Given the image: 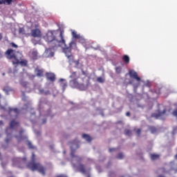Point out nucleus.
Segmentation results:
<instances>
[{
    "label": "nucleus",
    "mask_w": 177,
    "mask_h": 177,
    "mask_svg": "<svg viewBox=\"0 0 177 177\" xmlns=\"http://www.w3.org/2000/svg\"><path fill=\"white\" fill-rule=\"evenodd\" d=\"M19 122H17L15 120H11V122H10V127H8L6 129V132L8 133V131L9 129H13V128H15V127H19Z\"/></svg>",
    "instance_id": "9b49d317"
},
{
    "label": "nucleus",
    "mask_w": 177,
    "mask_h": 177,
    "mask_svg": "<svg viewBox=\"0 0 177 177\" xmlns=\"http://www.w3.org/2000/svg\"><path fill=\"white\" fill-rule=\"evenodd\" d=\"M122 70V68H121V66H118L115 68V71H116L117 74H120Z\"/></svg>",
    "instance_id": "cd10ccee"
},
{
    "label": "nucleus",
    "mask_w": 177,
    "mask_h": 177,
    "mask_svg": "<svg viewBox=\"0 0 177 177\" xmlns=\"http://www.w3.org/2000/svg\"><path fill=\"white\" fill-rule=\"evenodd\" d=\"M175 159L177 160V153L174 156Z\"/></svg>",
    "instance_id": "37998d69"
},
{
    "label": "nucleus",
    "mask_w": 177,
    "mask_h": 177,
    "mask_svg": "<svg viewBox=\"0 0 177 177\" xmlns=\"http://www.w3.org/2000/svg\"><path fill=\"white\" fill-rule=\"evenodd\" d=\"M63 45L64 48V53H65L66 57L69 60V63H74V55L71 53V50H73V46L77 49V43L75 41L73 40L69 43V46H67V44H60V46Z\"/></svg>",
    "instance_id": "20e7f679"
},
{
    "label": "nucleus",
    "mask_w": 177,
    "mask_h": 177,
    "mask_svg": "<svg viewBox=\"0 0 177 177\" xmlns=\"http://www.w3.org/2000/svg\"><path fill=\"white\" fill-rule=\"evenodd\" d=\"M86 77V72H85L84 69H82V73L80 71L71 72L69 76V78L71 79L69 81L70 86H71V88L80 89V91H86V89L89 88V85H91L89 80H87L86 84L80 83V81H78V80H81L82 82H84V80Z\"/></svg>",
    "instance_id": "f257e3e1"
},
{
    "label": "nucleus",
    "mask_w": 177,
    "mask_h": 177,
    "mask_svg": "<svg viewBox=\"0 0 177 177\" xmlns=\"http://www.w3.org/2000/svg\"><path fill=\"white\" fill-rule=\"evenodd\" d=\"M140 132H141L140 129H137L136 131L137 135H140Z\"/></svg>",
    "instance_id": "72a5a7b5"
},
{
    "label": "nucleus",
    "mask_w": 177,
    "mask_h": 177,
    "mask_svg": "<svg viewBox=\"0 0 177 177\" xmlns=\"http://www.w3.org/2000/svg\"><path fill=\"white\" fill-rule=\"evenodd\" d=\"M13 2V0H0V5H5V3H7V5H10Z\"/></svg>",
    "instance_id": "f3484780"
},
{
    "label": "nucleus",
    "mask_w": 177,
    "mask_h": 177,
    "mask_svg": "<svg viewBox=\"0 0 177 177\" xmlns=\"http://www.w3.org/2000/svg\"><path fill=\"white\" fill-rule=\"evenodd\" d=\"M16 53H19V51H16L12 48H8L5 52V55L8 60H12V62H16V59H17V55Z\"/></svg>",
    "instance_id": "39448f33"
},
{
    "label": "nucleus",
    "mask_w": 177,
    "mask_h": 177,
    "mask_svg": "<svg viewBox=\"0 0 177 177\" xmlns=\"http://www.w3.org/2000/svg\"><path fill=\"white\" fill-rule=\"evenodd\" d=\"M46 77L47 80H49V81H51V82H55L56 80V75H55V73H46Z\"/></svg>",
    "instance_id": "9d476101"
},
{
    "label": "nucleus",
    "mask_w": 177,
    "mask_h": 177,
    "mask_svg": "<svg viewBox=\"0 0 177 177\" xmlns=\"http://www.w3.org/2000/svg\"><path fill=\"white\" fill-rule=\"evenodd\" d=\"M63 34H64V31L60 30V39L58 40L56 39V30H48L43 38L46 42L51 46V49H55V48H59L60 45H65L66 40L64 39Z\"/></svg>",
    "instance_id": "f03ea898"
},
{
    "label": "nucleus",
    "mask_w": 177,
    "mask_h": 177,
    "mask_svg": "<svg viewBox=\"0 0 177 177\" xmlns=\"http://www.w3.org/2000/svg\"><path fill=\"white\" fill-rule=\"evenodd\" d=\"M30 55L33 59V60H37V59H39L41 56L39 55L38 54V50L36 49H33L30 51Z\"/></svg>",
    "instance_id": "f8f14e48"
},
{
    "label": "nucleus",
    "mask_w": 177,
    "mask_h": 177,
    "mask_svg": "<svg viewBox=\"0 0 177 177\" xmlns=\"http://www.w3.org/2000/svg\"><path fill=\"white\" fill-rule=\"evenodd\" d=\"M2 39V35L0 34V41Z\"/></svg>",
    "instance_id": "79ce46f5"
},
{
    "label": "nucleus",
    "mask_w": 177,
    "mask_h": 177,
    "mask_svg": "<svg viewBox=\"0 0 177 177\" xmlns=\"http://www.w3.org/2000/svg\"><path fill=\"white\" fill-rule=\"evenodd\" d=\"M11 46L12 48H18V46L16 44H15V43H11Z\"/></svg>",
    "instance_id": "2f4dec72"
},
{
    "label": "nucleus",
    "mask_w": 177,
    "mask_h": 177,
    "mask_svg": "<svg viewBox=\"0 0 177 177\" xmlns=\"http://www.w3.org/2000/svg\"><path fill=\"white\" fill-rule=\"evenodd\" d=\"M129 84H132V82L130 81V82H129Z\"/></svg>",
    "instance_id": "09e8293b"
},
{
    "label": "nucleus",
    "mask_w": 177,
    "mask_h": 177,
    "mask_svg": "<svg viewBox=\"0 0 177 177\" xmlns=\"http://www.w3.org/2000/svg\"><path fill=\"white\" fill-rule=\"evenodd\" d=\"M0 157H1V153H0Z\"/></svg>",
    "instance_id": "8fccbe9b"
},
{
    "label": "nucleus",
    "mask_w": 177,
    "mask_h": 177,
    "mask_svg": "<svg viewBox=\"0 0 177 177\" xmlns=\"http://www.w3.org/2000/svg\"><path fill=\"white\" fill-rule=\"evenodd\" d=\"M35 73L37 77H44V71L42 69L36 68Z\"/></svg>",
    "instance_id": "2eb2a0df"
},
{
    "label": "nucleus",
    "mask_w": 177,
    "mask_h": 177,
    "mask_svg": "<svg viewBox=\"0 0 177 177\" xmlns=\"http://www.w3.org/2000/svg\"><path fill=\"white\" fill-rule=\"evenodd\" d=\"M28 146L29 149H35V147L32 145V143H31L30 141H28Z\"/></svg>",
    "instance_id": "c756f323"
},
{
    "label": "nucleus",
    "mask_w": 177,
    "mask_h": 177,
    "mask_svg": "<svg viewBox=\"0 0 177 177\" xmlns=\"http://www.w3.org/2000/svg\"><path fill=\"white\" fill-rule=\"evenodd\" d=\"M45 122H46V120H44L43 121V124H45Z\"/></svg>",
    "instance_id": "a18cd8bd"
},
{
    "label": "nucleus",
    "mask_w": 177,
    "mask_h": 177,
    "mask_svg": "<svg viewBox=\"0 0 177 177\" xmlns=\"http://www.w3.org/2000/svg\"><path fill=\"white\" fill-rule=\"evenodd\" d=\"M165 113H167V110L164 109L162 112H159L158 113H153V117H155V118L158 119L159 117H162V115H164Z\"/></svg>",
    "instance_id": "dca6fc26"
},
{
    "label": "nucleus",
    "mask_w": 177,
    "mask_h": 177,
    "mask_svg": "<svg viewBox=\"0 0 177 177\" xmlns=\"http://www.w3.org/2000/svg\"><path fill=\"white\" fill-rule=\"evenodd\" d=\"M61 86L62 87L64 91H66V88H67V82H65L61 84Z\"/></svg>",
    "instance_id": "c85d7f7f"
},
{
    "label": "nucleus",
    "mask_w": 177,
    "mask_h": 177,
    "mask_svg": "<svg viewBox=\"0 0 177 177\" xmlns=\"http://www.w3.org/2000/svg\"><path fill=\"white\" fill-rule=\"evenodd\" d=\"M80 148V145H78V142L73 141L72 145L71 147V156L73 158H77V161H82V158L75 156V150Z\"/></svg>",
    "instance_id": "423d86ee"
},
{
    "label": "nucleus",
    "mask_w": 177,
    "mask_h": 177,
    "mask_svg": "<svg viewBox=\"0 0 177 177\" xmlns=\"http://www.w3.org/2000/svg\"><path fill=\"white\" fill-rule=\"evenodd\" d=\"M122 60L126 64H128L130 60L129 57L128 55H124L122 57Z\"/></svg>",
    "instance_id": "aec40b11"
},
{
    "label": "nucleus",
    "mask_w": 177,
    "mask_h": 177,
    "mask_svg": "<svg viewBox=\"0 0 177 177\" xmlns=\"http://www.w3.org/2000/svg\"><path fill=\"white\" fill-rule=\"evenodd\" d=\"M3 91H4V92H10V91H12V89H10L9 87L6 86V87H4Z\"/></svg>",
    "instance_id": "7c9ffc66"
},
{
    "label": "nucleus",
    "mask_w": 177,
    "mask_h": 177,
    "mask_svg": "<svg viewBox=\"0 0 177 177\" xmlns=\"http://www.w3.org/2000/svg\"><path fill=\"white\" fill-rule=\"evenodd\" d=\"M16 160H17V158H14V159L12 160L13 162H15V161H16Z\"/></svg>",
    "instance_id": "c03bdc74"
},
{
    "label": "nucleus",
    "mask_w": 177,
    "mask_h": 177,
    "mask_svg": "<svg viewBox=\"0 0 177 177\" xmlns=\"http://www.w3.org/2000/svg\"><path fill=\"white\" fill-rule=\"evenodd\" d=\"M88 177H91V176H88Z\"/></svg>",
    "instance_id": "3c124183"
},
{
    "label": "nucleus",
    "mask_w": 177,
    "mask_h": 177,
    "mask_svg": "<svg viewBox=\"0 0 177 177\" xmlns=\"http://www.w3.org/2000/svg\"><path fill=\"white\" fill-rule=\"evenodd\" d=\"M10 140L9 139V138H6V143H9V141H10Z\"/></svg>",
    "instance_id": "f704fd0d"
},
{
    "label": "nucleus",
    "mask_w": 177,
    "mask_h": 177,
    "mask_svg": "<svg viewBox=\"0 0 177 177\" xmlns=\"http://www.w3.org/2000/svg\"><path fill=\"white\" fill-rule=\"evenodd\" d=\"M129 75L130 78H133V80H136L138 82H140V77L138 76V73H136L133 70L129 71Z\"/></svg>",
    "instance_id": "6e6552de"
},
{
    "label": "nucleus",
    "mask_w": 177,
    "mask_h": 177,
    "mask_svg": "<svg viewBox=\"0 0 177 177\" xmlns=\"http://www.w3.org/2000/svg\"><path fill=\"white\" fill-rule=\"evenodd\" d=\"M23 31H24V29H23V28H19V32H20V33L23 32Z\"/></svg>",
    "instance_id": "e433bc0d"
},
{
    "label": "nucleus",
    "mask_w": 177,
    "mask_h": 177,
    "mask_svg": "<svg viewBox=\"0 0 177 177\" xmlns=\"http://www.w3.org/2000/svg\"><path fill=\"white\" fill-rule=\"evenodd\" d=\"M82 138L83 139H85L86 142H92V138H91L88 134H83Z\"/></svg>",
    "instance_id": "6ab92c4d"
},
{
    "label": "nucleus",
    "mask_w": 177,
    "mask_h": 177,
    "mask_svg": "<svg viewBox=\"0 0 177 177\" xmlns=\"http://www.w3.org/2000/svg\"><path fill=\"white\" fill-rule=\"evenodd\" d=\"M39 93L41 95H49L50 93L49 91H45L44 89H39Z\"/></svg>",
    "instance_id": "b1692460"
},
{
    "label": "nucleus",
    "mask_w": 177,
    "mask_h": 177,
    "mask_svg": "<svg viewBox=\"0 0 177 177\" xmlns=\"http://www.w3.org/2000/svg\"><path fill=\"white\" fill-rule=\"evenodd\" d=\"M63 81H64V79H60L59 80V82H63Z\"/></svg>",
    "instance_id": "a19ab883"
},
{
    "label": "nucleus",
    "mask_w": 177,
    "mask_h": 177,
    "mask_svg": "<svg viewBox=\"0 0 177 177\" xmlns=\"http://www.w3.org/2000/svg\"><path fill=\"white\" fill-rule=\"evenodd\" d=\"M15 113V114H19V109L17 108L10 109V113Z\"/></svg>",
    "instance_id": "a878e982"
},
{
    "label": "nucleus",
    "mask_w": 177,
    "mask_h": 177,
    "mask_svg": "<svg viewBox=\"0 0 177 177\" xmlns=\"http://www.w3.org/2000/svg\"><path fill=\"white\" fill-rule=\"evenodd\" d=\"M22 160H23V161H27V158H22Z\"/></svg>",
    "instance_id": "58836bf2"
},
{
    "label": "nucleus",
    "mask_w": 177,
    "mask_h": 177,
    "mask_svg": "<svg viewBox=\"0 0 177 177\" xmlns=\"http://www.w3.org/2000/svg\"><path fill=\"white\" fill-rule=\"evenodd\" d=\"M57 177H67V176H66L64 175H59V176H57Z\"/></svg>",
    "instance_id": "4c0bfd02"
},
{
    "label": "nucleus",
    "mask_w": 177,
    "mask_h": 177,
    "mask_svg": "<svg viewBox=\"0 0 177 177\" xmlns=\"http://www.w3.org/2000/svg\"><path fill=\"white\" fill-rule=\"evenodd\" d=\"M19 84L21 85V86H23V88H25V89H27V88H28V85H30L28 82H26L24 80H21L19 81Z\"/></svg>",
    "instance_id": "ddd939ff"
},
{
    "label": "nucleus",
    "mask_w": 177,
    "mask_h": 177,
    "mask_svg": "<svg viewBox=\"0 0 177 177\" xmlns=\"http://www.w3.org/2000/svg\"><path fill=\"white\" fill-rule=\"evenodd\" d=\"M12 64H20L22 67L27 66V60L17 58L15 61H12Z\"/></svg>",
    "instance_id": "1a4fd4ad"
},
{
    "label": "nucleus",
    "mask_w": 177,
    "mask_h": 177,
    "mask_svg": "<svg viewBox=\"0 0 177 177\" xmlns=\"http://www.w3.org/2000/svg\"><path fill=\"white\" fill-rule=\"evenodd\" d=\"M154 132H156V129H154L153 131H152V133H154Z\"/></svg>",
    "instance_id": "49530a36"
},
{
    "label": "nucleus",
    "mask_w": 177,
    "mask_h": 177,
    "mask_svg": "<svg viewBox=\"0 0 177 177\" xmlns=\"http://www.w3.org/2000/svg\"><path fill=\"white\" fill-rule=\"evenodd\" d=\"M30 34L31 37H33V38H41V37H42V33L38 28L32 29L30 32Z\"/></svg>",
    "instance_id": "0eeeda50"
},
{
    "label": "nucleus",
    "mask_w": 177,
    "mask_h": 177,
    "mask_svg": "<svg viewBox=\"0 0 177 177\" xmlns=\"http://www.w3.org/2000/svg\"><path fill=\"white\" fill-rule=\"evenodd\" d=\"M2 57V54L0 53V59Z\"/></svg>",
    "instance_id": "de8ad7c7"
},
{
    "label": "nucleus",
    "mask_w": 177,
    "mask_h": 177,
    "mask_svg": "<svg viewBox=\"0 0 177 177\" xmlns=\"http://www.w3.org/2000/svg\"><path fill=\"white\" fill-rule=\"evenodd\" d=\"M160 158V155L158 154H151V160L154 161V160H158Z\"/></svg>",
    "instance_id": "4be33fe9"
},
{
    "label": "nucleus",
    "mask_w": 177,
    "mask_h": 177,
    "mask_svg": "<svg viewBox=\"0 0 177 177\" xmlns=\"http://www.w3.org/2000/svg\"><path fill=\"white\" fill-rule=\"evenodd\" d=\"M77 169H79L80 172L82 174H86V170L85 169V165L83 164H80L78 165Z\"/></svg>",
    "instance_id": "4468645a"
},
{
    "label": "nucleus",
    "mask_w": 177,
    "mask_h": 177,
    "mask_svg": "<svg viewBox=\"0 0 177 177\" xmlns=\"http://www.w3.org/2000/svg\"><path fill=\"white\" fill-rule=\"evenodd\" d=\"M72 36L73 38H75V39H80V38H81V36L77 34V32L75 30L72 31Z\"/></svg>",
    "instance_id": "a211bd4d"
},
{
    "label": "nucleus",
    "mask_w": 177,
    "mask_h": 177,
    "mask_svg": "<svg viewBox=\"0 0 177 177\" xmlns=\"http://www.w3.org/2000/svg\"><path fill=\"white\" fill-rule=\"evenodd\" d=\"M0 125H3V122L2 120H0Z\"/></svg>",
    "instance_id": "ea45409f"
},
{
    "label": "nucleus",
    "mask_w": 177,
    "mask_h": 177,
    "mask_svg": "<svg viewBox=\"0 0 177 177\" xmlns=\"http://www.w3.org/2000/svg\"><path fill=\"white\" fill-rule=\"evenodd\" d=\"M23 130L19 131V137L17 136H15V138L17 139L18 142H20V140H21V139H23V136H21V135L23 134Z\"/></svg>",
    "instance_id": "5701e85b"
},
{
    "label": "nucleus",
    "mask_w": 177,
    "mask_h": 177,
    "mask_svg": "<svg viewBox=\"0 0 177 177\" xmlns=\"http://www.w3.org/2000/svg\"><path fill=\"white\" fill-rule=\"evenodd\" d=\"M31 161L28 162L26 165L27 168L30 169V171H38L39 174L45 176L46 172V169L44 166L41 165L39 162H35V153L34 152L32 153V156L30 158Z\"/></svg>",
    "instance_id": "7ed1b4c3"
},
{
    "label": "nucleus",
    "mask_w": 177,
    "mask_h": 177,
    "mask_svg": "<svg viewBox=\"0 0 177 177\" xmlns=\"http://www.w3.org/2000/svg\"><path fill=\"white\" fill-rule=\"evenodd\" d=\"M115 151V149H114V148H110L109 149V153H113V151Z\"/></svg>",
    "instance_id": "473e14b6"
},
{
    "label": "nucleus",
    "mask_w": 177,
    "mask_h": 177,
    "mask_svg": "<svg viewBox=\"0 0 177 177\" xmlns=\"http://www.w3.org/2000/svg\"><path fill=\"white\" fill-rule=\"evenodd\" d=\"M124 135H126L127 136H131L132 135V131L129 129H125Z\"/></svg>",
    "instance_id": "393cba45"
},
{
    "label": "nucleus",
    "mask_w": 177,
    "mask_h": 177,
    "mask_svg": "<svg viewBox=\"0 0 177 177\" xmlns=\"http://www.w3.org/2000/svg\"><path fill=\"white\" fill-rule=\"evenodd\" d=\"M105 81L106 79H104V77H98L97 78V82H99L100 84H104Z\"/></svg>",
    "instance_id": "412c9836"
},
{
    "label": "nucleus",
    "mask_w": 177,
    "mask_h": 177,
    "mask_svg": "<svg viewBox=\"0 0 177 177\" xmlns=\"http://www.w3.org/2000/svg\"><path fill=\"white\" fill-rule=\"evenodd\" d=\"M126 115H127V117H129V115H131V113L129 112L126 113Z\"/></svg>",
    "instance_id": "c9c22d12"
},
{
    "label": "nucleus",
    "mask_w": 177,
    "mask_h": 177,
    "mask_svg": "<svg viewBox=\"0 0 177 177\" xmlns=\"http://www.w3.org/2000/svg\"><path fill=\"white\" fill-rule=\"evenodd\" d=\"M116 158H118V160H122V158H124V154H122V153H119L116 156Z\"/></svg>",
    "instance_id": "bb28decb"
}]
</instances>
